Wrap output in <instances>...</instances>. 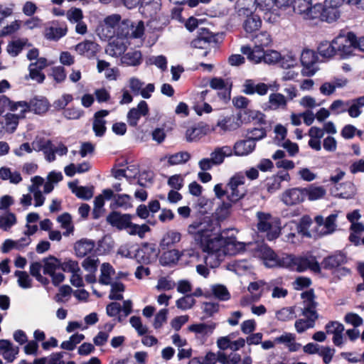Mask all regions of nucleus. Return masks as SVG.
I'll return each mask as SVG.
<instances>
[{
	"mask_svg": "<svg viewBox=\"0 0 364 364\" xmlns=\"http://www.w3.org/2000/svg\"><path fill=\"white\" fill-rule=\"evenodd\" d=\"M216 225L210 218L205 217L190 224L187 229L196 243L207 254L205 262L210 268L219 266L226 255L238 254L245 247V243L237 242L235 237L220 236L216 232Z\"/></svg>",
	"mask_w": 364,
	"mask_h": 364,
	"instance_id": "nucleus-1",
	"label": "nucleus"
},
{
	"mask_svg": "<svg viewBox=\"0 0 364 364\" xmlns=\"http://www.w3.org/2000/svg\"><path fill=\"white\" fill-rule=\"evenodd\" d=\"M290 0H255V10L263 14L265 22L276 24L282 16V12L290 7Z\"/></svg>",
	"mask_w": 364,
	"mask_h": 364,
	"instance_id": "nucleus-2",
	"label": "nucleus"
},
{
	"mask_svg": "<svg viewBox=\"0 0 364 364\" xmlns=\"http://www.w3.org/2000/svg\"><path fill=\"white\" fill-rule=\"evenodd\" d=\"M337 55L343 59L349 58L357 50L356 35L353 32H341L333 38Z\"/></svg>",
	"mask_w": 364,
	"mask_h": 364,
	"instance_id": "nucleus-3",
	"label": "nucleus"
},
{
	"mask_svg": "<svg viewBox=\"0 0 364 364\" xmlns=\"http://www.w3.org/2000/svg\"><path fill=\"white\" fill-rule=\"evenodd\" d=\"M245 181V177L242 173H237L230 177L226 185L228 200L237 203L245 198L247 193Z\"/></svg>",
	"mask_w": 364,
	"mask_h": 364,
	"instance_id": "nucleus-4",
	"label": "nucleus"
},
{
	"mask_svg": "<svg viewBox=\"0 0 364 364\" xmlns=\"http://www.w3.org/2000/svg\"><path fill=\"white\" fill-rule=\"evenodd\" d=\"M144 31V23L142 21L132 22L129 19H124L117 28V35L119 37H125L126 40L130 42L132 39H142Z\"/></svg>",
	"mask_w": 364,
	"mask_h": 364,
	"instance_id": "nucleus-5",
	"label": "nucleus"
},
{
	"mask_svg": "<svg viewBox=\"0 0 364 364\" xmlns=\"http://www.w3.org/2000/svg\"><path fill=\"white\" fill-rule=\"evenodd\" d=\"M257 216L259 230L266 232L269 240H273L278 237L281 231L279 220L272 218L270 214L262 212H258Z\"/></svg>",
	"mask_w": 364,
	"mask_h": 364,
	"instance_id": "nucleus-6",
	"label": "nucleus"
},
{
	"mask_svg": "<svg viewBox=\"0 0 364 364\" xmlns=\"http://www.w3.org/2000/svg\"><path fill=\"white\" fill-rule=\"evenodd\" d=\"M122 21V17L118 14L107 16L97 28V35L103 41L109 40L117 36V28Z\"/></svg>",
	"mask_w": 364,
	"mask_h": 364,
	"instance_id": "nucleus-7",
	"label": "nucleus"
},
{
	"mask_svg": "<svg viewBox=\"0 0 364 364\" xmlns=\"http://www.w3.org/2000/svg\"><path fill=\"white\" fill-rule=\"evenodd\" d=\"M241 357L237 353H230L227 355L224 352L220 350L217 353L212 351L208 352L204 358L203 364H216L219 362L220 364H240Z\"/></svg>",
	"mask_w": 364,
	"mask_h": 364,
	"instance_id": "nucleus-8",
	"label": "nucleus"
},
{
	"mask_svg": "<svg viewBox=\"0 0 364 364\" xmlns=\"http://www.w3.org/2000/svg\"><path fill=\"white\" fill-rule=\"evenodd\" d=\"M237 13L240 16L246 18L242 25L246 33H252L262 27V21L260 16L255 14L250 8H240Z\"/></svg>",
	"mask_w": 364,
	"mask_h": 364,
	"instance_id": "nucleus-9",
	"label": "nucleus"
},
{
	"mask_svg": "<svg viewBox=\"0 0 364 364\" xmlns=\"http://www.w3.org/2000/svg\"><path fill=\"white\" fill-rule=\"evenodd\" d=\"M26 112H21L18 114L7 113L0 119V139H2L6 134L14 133L18 125L19 119L25 117Z\"/></svg>",
	"mask_w": 364,
	"mask_h": 364,
	"instance_id": "nucleus-10",
	"label": "nucleus"
},
{
	"mask_svg": "<svg viewBox=\"0 0 364 364\" xmlns=\"http://www.w3.org/2000/svg\"><path fill=\"white\" fill-rule=\"evenodd\" d=\"M104 195L107 200H111L110 207L112 208H122L127 210L132 207V197L128 194H114L112 189H104Z\"/></svg>",
	"mask_w": 364,
	"mask_h": 364,
	"instance_id": "nucleus-11",
	"label": "nucleus"
},
{
	"mask_svg": "<svg viewBox=\"0 0 364 364\" xmlns=\"http://www.w3.org/2000/svg\"><path fill=\"white\" fill-rule=\"evenodd\" d=\"M301 63L304 66L302 74L305 76H312L317 71L316 63L317 57L316 53L309 49L304 50L301 54Z\"/></svg>",
	"mask_w": 364,
	"mask_h": 364,
	"instance_id": "nucleus-12",
	"label": "nucleus"
},
{
	"mask_svg": "<svg viewBox=\"0 0 364 364\" xmlns=\"http://www.w3.org/2000/svg\"><path fill=\"white\" fill-rule=\"evenodd\" d=\"M255 256L261 258L267 267L272 268L278 266L279 257L267 245H257Z\"/></svg>",
	"mask_w": 364,
	"mask_h": 364,
	"instance_id": "nucleus-13",
	"label": "nucleus"
},
{
	"mask_svg": "<svg viewBox=\"0 0 364 364\" xmlns=\"http://www.w3.org/2000/svg\"><path fill=\"white\" fill-rule=\"evenodd\" d=\"M308 269L314 272H320V265L316 257L311 255L296 257L295 271L301 272Z\"/></svg>",
	"mask_w": 364,
	"mask_h": 364,
	"instance_id": "nucleus-14",
	"label": "nucleus"
},
{
	"mask_svg": "<svg viewBox=\"0 0 364 364\" xmlns=\"http://www.w3.org/2000/svg\"><path fill=\"white\" fill-rule=\"evenodd\" d=\"M130 44L131 43L126 40L125 37H119L117 35L109 43L105 52L110 56L118 57L125 52L127 46Z\"/></svg>",
	"mask_w": 364,
	"mask_h": 364,
	"instance_id": "nucleus-15",
	"label": "nucleus"
},
{
	"mask_svg": "<svg viewBox=\"0 0 364 364\" xmlns=\"http://www.w3.org/2000/svg\"><path fill=\"white\" fill-rule=\"evenodd\" d=\"M158 252L152 244L145 243L137 251L135 257L137 261L143 264H149L155 261Z\"/></svg>",
	"mask_w": 364,
	"mask_h": 364,
	"instance_id": "nucleus-16",
	"label": "nucleus"
},
{
	"mask_svg": "<svg viewBox=\"0 0 364 364\" xmlns=\"http://www.w3.org/2000/svg\"><path fill=\"white\" fill-rule=\"evenodd\" d=\"M6 109H9L11 112H16L21 109L22 112H28L29 106L26 101L14 102L6 95H0V115Z\"/></svg>",
	"mask_w": 364,
	"mask_h": 364,
	"instance_id": "nucleus-17",
	"label": "nucleus"
},
{
	"mask_svg": "<svg viewBox=\"0 0 364 364\" xmlns=\"http://www.w3.org/2000/svg\"><path fill=\"white\" fill-rule=\"evenodd\" d=\"M131 220V215L122 214L117 211L110 213L107 217V223L120 230L127 229L128 225H130Z\"/></svg>",
	"mask_w": 364,
	"mask_h": 364,
	"instance_id": "nucleus-18",
	"label": "nucleus"
},
{
	"mask_svg": "<svg viewBox=\"0 0 364 364\" xmlns=\"http://www.w3.org/2000/svg\"><path fill=\"white\" fill-rule=\"evenodd\" d=\"M281 200L287 205L298 204L305 200L304 189L299 188L287 189L282 194Z\"/></svg>",
	"mask_w": 364,
	"mask_h": 364,
	"instance_id": "nucleus-19",
	"label": "nucleus"
},
{
	"mask_svg": "<svg viewBox=\"0 0 364 364\" xmlns=\"http://www.w3.org/2000/svg\"><path fill=\"white\" fill-rule=\"evenodd\" d=\"M290 175L285 171H279L276 175H273L267 178L265 186L267 191L273 193L281 188V183L282 181L289 182L290 181Z\"/></svg>",
	"mask_w": 364,
	"mask_h": 364,
	"instance_id": "nucleus-20",
	"label": "nucleus"
},
{
	"mask_svg": "<svg viewBox=\"0 0 364 364\" xmlns=\"http://www.w3.org/2000/svg\"><path fill=\"white\" fill-rule=\"evenodd\" d=\"M149 112L147 103L142 100L136 107L131 109L127 113V122L132 127H136L138 121L142 116H146Z\"/></svg>",
	"mask_w": 364,
	"mask_h": 364,
	"instance_id": "nucleus-21",
	"label": "nucleus"
},
{
	"mask_svg": "<svg viewBox=\"0 0 364 364\" xmlns=\"http://www.w3.org/2000/svg\"><path fill=\"white\" fill-rule=\"evenodd\" d=\"M19 353V347L9 340H0V354L8 363H12Z\"/></svg>",
	"mask_w": 364,
	"mask_h": 364,
	"instance_id": "nucleus-22",
	"label": "nucleus"
},
{
	"mask_svg": "<svg viewBox=\"0 0 364 364\" xmlns=\"http://www.w3.org/2000/svg\"><path fill=\"white\" fill-rule=\"evenodd\" d=\"M68 33V26L65 23L58 24L53 22L52 26L45 29V38L50 41H58Z\"/></svg>",
	"mask_w": 364,
	"mask_h": 364,
	"instance_id": "nucleus-23",
	"label": "nucleus"
},
{
	"mask_svg": "<svg viewBox=\"0 0 364 364\" xmlns=\"http://www.w3.org/2000/svg\"><path fill=\"white\" fill-rule=\"evenodd\" d=\"M241 52L247 55L250 61L257 64L263 61L265 50L260 46L255 45L253 48L249 46H242Z\"/></svg>",
	"mask_w": 364,
	"mask_h": 364,
	"instance_id": "nucleus-24",
	"label": "nucleus"
},
{
	"mask_svg": "<svg viewBox=\"0 0 364 364\" xmlns=\"http://www.w3.org/2000/svg\"><path fill=\"white\" fill-rule=\"evenodd\" d=\"M304 299V307L302 309L303 316H317L316 311V303L314 301V294L312 291H307L301 294Z\"/></svg>",
	"mask_w": 364,
	"mask_h": 364,
	"instance_id": "nucleus-25",
	"label": "nucleus"
},
{
	"mask_svg": "<svg viewBox=\"0 0 364 364\" xmlns=\"http://www.w3.org/2000/svg\"><path fill=\"white\" fill-rule=\"evenodd\" d=\"M109 114V111L102 109L97 112L94 115L92 129L97 136H102L106 131V121L105 117Z\"/></svg>",
	"mask_w": 364,
	"mask_h": 364,
	"instance_id": "nucleus-26",
	"label": "nucleus"
},
{
	"mask_svg": "<svg viewBox=\"0 0 364 364\" xmlns=\"http://www.w3.org/2000/svg\"><path fill=\"white\" fill-rule=\"evenodd\" d=\"M232 149V153L238 156H247L252 153L255 149V142L247 138L245 140L237 141Z\"/></svg>",
	"mask_w": 364,
	"mask_h": 364,
	"instance_id": "nucleus-27",
	"label": "nucleus"
},
{
	"mask_svg": "<svg viewBox=\"0 0 364 364\" xmlns=\"http://www.w3.org/2000/svg\"><path fill=\"white\" fill-rule=\"evenodd\" d=\"M301 232L298 230L297 223L290 221L283 228V240L289 243H296L299 241V235Z\"/></svg>",
	"mask_w": 364,
	"mask_h": 364,
	"instance_id": "nucleus-28",
	"label": "nucleus"
},
{
	"mask_svg": "<svg viewBox=\"0 0 364 364\" xmlns=\"http://www.w3.org/2000/svg\"><path fill=\"white\" fill-rule=\"evenodd\" d=\"M242 92L249 95L255 93L259 95H264L267 93L268 86L263 82L256 84L252 80H246L242 85Z\"/></svg>",
	"mask_w": 364,
	"mask_h": 364,
	"instance_id": "nucleus-29",
	"label": "nucleus"
},
{
	"mask_svg": "<svg viewBox=\"0 0 364 364\" xmlns=\"http://www.w3.org/2000/svg\"><path fill=\"white\" fill-rule=\"evenodd\" d=\"M231 156H232V149L227 145L215 148L210 154L215 166L222 164L226 157H230Z\"/></svg>",
	"mask_w": 364,
	"mask_h": 364,
	"instance_id": "nucleus-30",
	"label": "nucleus"
},
{
	"mask_svg": "<svg viewBox=\"0 0 364 364\" xmlns=\"http://www.w3.org/2000/svg\"><path fill=\"white\" fill-rule=\"evenodd\" d=\"M287 106V97L279 92L269 95L268 108L271 110L285 109Z\"/></svg>",
	"mask_w": 364,
	"mask_h": 364,
	"instance_id": "nucleus-31",
	"label": "nucleus"
},
{
	"mask_svg": "<svg viewBox=\"0 0 364 364\" xmlns=\"http://www.w3.org/2000/svg\"><path fill=\"white\" fill-rule=\"evenodd\" d=\"M336 218L337 214H331L329 216H328L325 220L323 218V216L317 215L315 217V221L318 225H323L325 229L323 232V234H331L335 230L336 228Z\"/></svg>",
	"mask_w": 364,
	"mask_h": 364,
	"instance_id": "nucleus-32",
	"label": "nucleus"
},
{
	"mask_svg": "<svg viewBox=\"0 0 364 364\" xmlns=\"http://www.w3.org/2000/svg\"><path fill=\"white\" fill-rule=\"evenodd\" d=\"M346 260V256L343 253L339 252L326 257L323 259L322 264L326 269H333L345 264Z\"/></svg>",
	"mask_w": 364,
	"mask_h": 364,
	"instance_id": "nucleus-33",
	"label": "nucleus"
},
{
	"mask_svg": "<svg viewBox=\"0 0 364 364\" xmlns=\"http://www.w3.org/2000/svg\"><path fill=\"white\" fill-rule=\"evenodd\" d=\"M75 50L80 55L91 58L97 51V45L91 41H85L75 46Z\"/></svg>",
	"mask_w": 364,
	"mask_h": 364,
	"instance_id": "nucleus-34",
	"label": "nucleus"
},
{
	"mask_svg": "<svg viewBox=\"0 0 364 364\" xmlns=\"http://www.w3.org/2000/svg\"><path fill=\"white\" fill-rule=\"evenodd\" d=\"M215 328L216 323L210 322L192 324L188 327V329L190 331L194 332L196 334L209 336L213 333Z\"/></svg>",
	"mask_w": 364,
	"mask_h": 364,
	"instance_id": "nucleus-35",
	"label": "nucleus"
},
{
	"mask_svg": "<svg viewBox=\"0 0 364 364\" xmlns=\"http://www.w3.org/2000/svg\"><path fill=\"white\" fill-rule=\"evenodd\" d=\"M210 86L215 90H223L219 93V96L224 101H227L230 97V91L228 87V83L220 77L213 78L210 82Z\"/></svg>",
	"mask_w": 364,
	"mask_h": 364,
	"instance_id": "nucleus-36",
	"label": "nucleus"
},
{
	"mask_svg": "<svg viewBox=\"0 0 364 364\" xmlns=\"http://www.w3.org/2000/svg\"><path fill=\"white\" fill-rule=\"evenodd\" d=\"M95 247L93 241L87 239H82L75 244V251L77 257H83L91 252Z\"/></svg>",
	"mask_w": 364,
	"mask_h": 364,
	"instance_id": "nucleus-37",
	"label": "nucleus"
},
{
	"mask_svg": "<svg viewBox=\"0 0 364 364\" xmlns=\"http://www.w3.org/2000/svg\"><path fill=\"white\" fill-rule=\"evenodd\" d=\"M63 178V176L61 172H57L55 171L50 172L48 174L46 181L44 183L43 193L45 194H48L52 192L54 189L55 185L61 181Z\"/></svg>",
	"mask_w": 364,
	"mask_h": 364,
	"instance_id": "nucleus-38",
	"label": "nucleus"
},
{
	"mask_svg": "<svg viewBox=\"0 0 364 364\" xmlns=\"http://www.w3.org/2000/svg\"><path fill=\"white\" fill-rule=\"evenodd\" d=\"M342 2L358 10H364V0H325L324 5L338 9Z\"/></svg>",
	"mask_w": 364,
	"mask_h": 364,
	"instance_id": "nucleus-39",
	"label": "nucleus"
},
{
	"mask_svg": "<svg viewBox=\"0 0 364 364\" xmlns=\"http://www.w3.org/2000/svg\"><path fill=\"white\" fill-rule=\"evenodd\" d=\"M114 326V323H105L102 329L97 333V335L94 338L93 342L97 346H103L107 341L109 336V333L113 330Z\"/></svg>",
	"mask_w": 364,
	"mask_h": 364,
	"instance_id": "nucleus-40",
	"label": "nucleus"
},
{
	"mask_svg": "<svg viewBox=\"0 0 364 364\" xmlns=\"http://www.w3.org/2000/svg\"><path fill=\"white\" fill-rule=\"evenodd\" d=\"M100 272V283L105 285L111 284L112 277L115 274L112 266L109 263H103L101 266Z\"/></svg>",
	"mask_w": 364,
	"mask_h": 364,
	"instance_id": "nucleus-41",
	"label": "nucleus"
},
{
	"mask_svg": "<svg viewBox=\"0 0 364 364\" xmlns=\"http://www.w3.org/2000/svg\"><path fill=\"white\" fill-rule=\"evenodd\" d=\"M29 106V111H33L36 114H44L49 108V102L46 98H35L30 103H28Z\"/></svg>",
	"mask_w": 364,
	"mask_h": 364,
	"instance_id": "nucleus-42",
	"label": "nucleus"
},
{
	"mask_svg": "<svg viewBox=\"0 0 364 364\" xmlns=\"http://www.w3.org/2000/svg\"><path fill=\"white\" fill-rule=\"evenodd\" d=\"M306 318H300L295 321L294 327L299 333L314 327L317 316H304Z\"/></svg>",
	"mask_w": 364,
	"mask_h": 364,
	"instance_id": "nucleus-43",
	"label": "nucleus"
},
{
	"mask_svg": "<svg viewBox=\"0 0 364 364\" xmlns=\"http://www.w3.org/2000/svg\"><path fill=\"white\" fill-rule=\"evenodd\" d=\"M191 154L183 151L170 154L166 156L168 164L170 166H176L186 164L191 159Z\"/></svg>",
	"mask_w": 364,
	"mask_h": 364,
	"instance_id": "nucleus-44",
	"label": "nucleus"
},
{
	"mask_svg": "<svg viewBox=\"0 0 364 364\" xmlns=\"http://www.w3.org/2000/svg\"><path fill=\"white\" fill-rule=\"evenodd\" d=\"M69 188L72 192L76 195L77 197L84 199L89 200L93 196L92 190L86 186H78L76 183H69Z\"/></svg>",
	"mask_w": 364,
	"mask_h": 364,
	"instance_id": "nucleus-45",
	"label": "nucleus"
},
{
	"mask_svg": "<svg viewBox=\"0 0 364 364\" xmlns=\"http://www.w3.org/2000/svg\"><path fill=\"white\" fill-rule=\"evenodd\" d=\"M17 222L16 216L11 212H6L0 215V229L9 231Z\"/></svg>",
	"mask_w": 364,
	"mask_h": 364,
	"instance_id": "nucleus-46",
	"label": "nucleus"
},
{
	"mask_svg": "<svg viewBox=\"0 0 364 364\" xmlns=\"http://www.w3.org/2000/svg\"><path fill=\"white\" fill-rule=\"evenodd\" d=\"M121 60L127 65H138L141 63V53L138 50L128 52L122 57Z\"/></svg>",
	"mask_w": 364,
	"mask_h": 364,
	"instance_id": "nucleus-47",
	"label": "nucleus"
},
{
	"mask_svg": "<svg viewBox=\"0 0 364 364\" xmlns=\"http://www.w3.org/2000/svg\"><path fill=\"white\" fill-rule=\"evenodd\" d=\"M318 51L319 54L324 58H332L337 55L333 39L331 42L326 41L321 42L318 47Z\"/></svg>",
	"mask_w": 364,
	"mask_h": 364,
	"instance_id": "nucleus-48",
	"label": "nucleus"
},
{
	"mask_svg": "<svg viewBox=\"0 0 364 364\" xmlns=\"http://www.w3.org/2000/svg\"><path fill=\"white\" fill-rule=\"evenodd\" d=\"M304 189V198L308 197L310 200H316L326 195V190L321 186H310Z\"/></svg>",
	"mask_w": 364,
	"mask_h": 364,
	"instance_id": "nucleus-49",
	"label": "nucleus"
},
{
	"mask_svg": "<svg viewBox=\"0 0 364 364\" xmlns=\"http://www.w3.org/2000/svg\"><path fill=\"white\" fill-rule=\"evenodd\" d=\"M235 203L228 200L227 201H223L215 210L217 218L220 220L226 219L230 215L232 205Z\"/></svg>",
	"mask_w": 364,
	"mask_h": 364,
	"instance_id": "nucleus-50",
	"label": "nucleus"
},
{
	"mask_svg": "<svg viewBox=\"0 0 364 364\" xmlns=\"http://www.w3.org/2000/svg\"><path fill=\"white\" fill-rule=\"evenodd\" d=\"M321 12V20L328 23L333 22L340 17V11L337 8L324 5Z\"/></svg>",
	"mask_w": 364,
	"mask_h": 364,
	"instance_id": "nucleus-51",
	"label": "nucleus"
},
{
	"mask_svg": "<svg viewBox=\"0 0 364 364\" xmlns=\"http://www.w3.org/2000/svg\"><path fill=\"white\" fill-rule=\"evenodd\" d=\"M364 107V97H360L349 102V106L347 107L348 114L353 118L358 117L361 114L360 108Z\"/></svg>",
	"mask_w": 364,
	"mask_h": 364,
	"instance_id": "nucleus-52",
	"label": "nucleus"
},
{
	"mask_svg": "<svg viewBox=\"0 0 364 364\" xmlns=\"http://www.w3.org/2000/svg\"><path fill=\"white\" fill-rule=\"evenodd\" d=\"M217 127L223 132H230L237 129L240 124L234 117H225L218 122Z\"/></svg>",
	"mask_w": 364,
	"mask_h": 364,
	"instance_id": "nucleus-53",
	"label": "nucleus"
},
{
	"mask_svg": "<svg viewBox=\"0 0 364 364\" xmlns=\"http://www.w3.org/2000/svg\"><path fill=\"white\" fill-rule=\"evenodd\" d=\"M181 235L180 232L170 230L168 231L163 237L161 245L163 247H170L180 242Z\"/></svg>",
	"mask_w": 364,
	"mask_h": 364,
	"instance_id": "nucleus-54",
	"label": "nucleus"
},
{
	"mask_svg": "<svg viewBox=\"0 0 364 364\" xmlns=\"http://www.w3.org/2000/svg\"><path fill=\"white\" fill-rule=\"evenodd\" d=\"M180 259V251L178 250H171L165 252L160 258V262L162 265H170L176 263Z\"/></svg>",
	"mask_w": 364,
	"mask_h": 364,
	"instance_id": "nucleus-55",
	"label": "nucleus"
},
{
	"mask_svg": "<svg viewBox=\"0 0 364 364\" xmlns=\"http://www.w3.org/2000/svg\"><path fill=\"white\" fill-rule=\"evenodd\" d=\"M60 267V262L55 257H48L43 259V273L46 274H53L55 270Z\"/></svg>",
	"mask_w": 364,
	"mask_h": 364,
	"instance_id": "nucleus-56",
	"label": "nucleus"
},
{
	"mask_svg": "<svg viewBox=\"0 0 364 364\" xmlns=\"http://www.w3.org/2000/svg\"><path fill=\"white\" fill-rule=\"evenodd\" d=\"M26 45L27 40L26 39L14 41L8 44L6 50L10 55L15 57L18 55Z\"/></svg>",
	"mask_w": 364,
	"mask_h": 364,
	"instance_id": "nucleus-57",
	"label": "nucleus"
},
{
	"mask_svg": "<svg viewBox=\"0 0 364 364\" xmlns=\"http://www.w3.org/2000/svg\"><path fill=\"white\" fill-rule=\"evenodd\" d=\"M205 133L200 127L188 128L186 132V139L188 142L197 141L201 139Z\"/></svg>",
	"mask_w": 364,
	"mask_h": 364,
	"instance_id": "nucleus-58",
	"label": "nucleus"
},
{
	"mask_svg": "<svg viewBox=\"0 0 364 364\" xmlns=\"http://www.w3.org/2000/svg\"><path fill=\"white\" fill-rule=\"evenodd\" d=\"M323 6L321 4H311L309 8L302 16L304 19H316L317 18H321V11Z\"/></svg>",
	"mask_w": 364,
	"mask_h": 364,
	"instance_id": "nucleus-59",
	"label": "nucleus"
},
{
	"mask_svg": "<svg viewBox=\"0 0 364 364\" xmlns=\"http://www.w3.org/2000/svg\"><path fill=\"white\" fill-rule=\"evenodd\" d=\"M296 257L293 255H284L280 257H279L277 267L295 270Z\"/></svg>",
	"mask_w": 364,
	"mask_h": 364,
	"instance_id": "nucleus-60",
	"label": "nucleus"
},
{
	"mask_svg": "<svg viewBox=\"0 0 364 364\" xmlns=\"http://www.w3.org/2000/svg\"><path fill=\"white\" fill-rule=\"evenodd\" d=\"M294 307H285L276 312V317L282 321L292 320L296 318Z\"/></svg>",
	"mask_w": 364,
	"mask_h": 364,
	"instance_id": "nucleus-61",
	"label": "nucleus"
},
{
	"mask_svg": "<svg viewBox=\"0 0 364 364\" xmlns=\"http://www.w3.org/2000/svg\"><path fill=\"white\" fill-rule=\"evenodd\" d=\"M15 276L19 287L23 289H29L32 287V279L26 272L16 271Z\"/></svg>",
	"mask_w": 364,
	"mask_h": 364,
	"instance_id": "nucleus-62",
	"label": "nucleus"
},
{
	"mask_svg": "<svg viewBox=\"0 0 364 364\" xmlns=\"http://www.w3.org/2000/svg\"><path fill=\"white\" fill-rule=\"evenodd\" d=\"M196 304V300L193 298V295H186L176 301V306L181 310H187L191 309Z\"/></svg>",
	"mask_w": 364,
	"mask_h": 364,
	"instance_id": "nucleus-63",
	"label": "nucleus"
},
{
	"mask_svg": "<svg viewBox=\"0 0 364 364\" xmlns=\"http://www.w3.org/2000/svg\"><path fill=\"white\" fill-rule=\"evenodd\" d=\"M100 261L96 256H90L86 257L82 262V266L85 270L95 273Z\"/></svg>",
	"mask_w": 364,
	"mask_h": 364,
	"instance_id": "nucleus-64",
	"label": "nucleus"
}]
</instances>
